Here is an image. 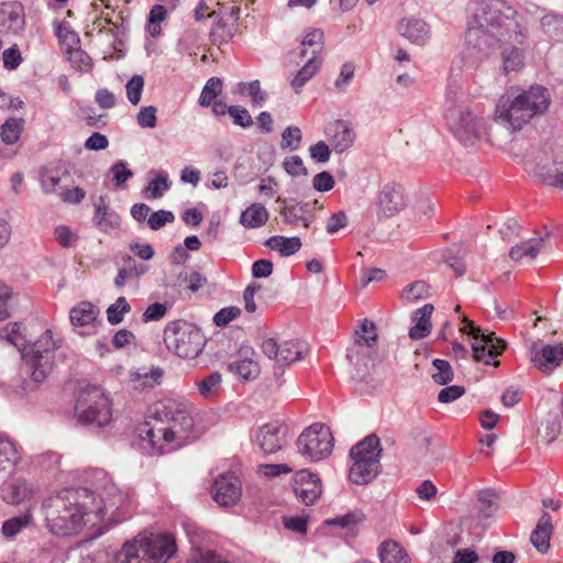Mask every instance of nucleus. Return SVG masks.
Wrapping results in <instances>:
<instances>
[{
	"label": "nucleus",
	"instance_id": "43",
	"mask_svg": "<svg viewBox=\"0 0 563 563\" xmlns=\"http://www.w3.org/2000/svg\"><path fill=\"white\" fill-rule=\"evenodd\" d=\"M63 181V177L60 176L57 169L44 168L40 173V183L41 188L44 194H57L60 190V187L65 185H60Z\"/></svg>",
	"mask_w": 563,
	"mask_h": 563
},
{
	"label": "nucleus",
	"instance_id": "61",
	"mask_svg": "<svg viewBox=\"0 0 563 563\" xmlns=\"http://www.w3.org/2000/svg\"><path fill=\"white\" fill-rule=\"evenodd\" d=\"M58 196L66 203L78 205L85 199L86 191L80 187L69 189L67 186H64L60 187Z\"/></svg>",
	"mask_w": 563,
	"mask_h": 563
},
{
	"label": "nucleus",
	"instance_id": "21",
	"mask_svg": "<svg viewBox=\"0 0 563 563\" xmlns=\"http://www.w3.org/2000/svg\"><path fill=\"white\" fill-rule=\"evenodd\" d=\"M397 30L401 36L419 46L426 45L432 35L431 26L424 20L418 18L401 19L398 22Z\"/></svg>",
	"mask_w": 563,
	"mask_h": 563
},
{
	"label": "nucleus",
	"instance_id": "11",
	"mask_svg": "<svg viewBox=\"0 0 563 563\" xmlns=\"http://www.w3.org/2000/svg\"><path fill=\"white\" fill-rule=\"evenodd\" d=\"M462 322L464 323L462 331L472 335L475 340L481 339V343L475 342L472 344L474 360L476 362H484L486 365L498 366L499 361L496 358L506 349V342L497 338L494 332L484 333L479 327L475 325L466 317L463 318Z\"/></svg>",
	"mask_w": 563,
	"mask_h": 563
},
{
	"label": "nucleus",
	"instance_id": "54",
	"mask_svg": "<svg viewBox=\"0 0 563 563\" xmlns=\"http://www.w3.org/2000/svg\"><path fill=\"white\" fill-rule=\"evenodd\" d=\"M144 89V78L141 75H133L125 85L128 100L136 106L141 101Z\"/></svg>",
	"mask_w": 563,
	"mask_h": 563
},
{
	"label": "nucleus",
	"instance_id": "20",
	"mask_svg": "<svg viewBox=\"0 0 563 563\" xmlns=\"http://www.w3.org/2000/svg\"><path fill=\"white\" fill-rule=\"evenodd\" d=\"M294 492L302 504L312 505L321 495L319 477L308 471L299 472L295 479Z\"/></svg>",
	"mask_w": 563,
	"mask_h": 563
},
{
	"label": "nucleus",
	"instance_id": "7",
	"mask_svg": "<svg viewBox=\"0 0 563 563\" xmlns=\"http://www.w3.org/2000/svg\"><path fill=\"white\" fill-rule=\"evenodd\" d=\"M75 415L82 426L103 428L112 419L111 400L99 386L88 384L78 391Z\"/></svg>",
	"mask_w": 563,
	"mask_h": 563
},
{
	"label": "nucleus",
	"instance_id": "35",
	"mask_svg": "<svg viewBox=\"0 0 563 563\" xmlns=\"http://www.w3.org/2000/svg\"><path fill=\"white\" fill-rule=\"evenodd\" d=\"M317 51H312V56L308 59V62L298 70L297 75L291 81V86L296 92H299L300 88L303 87L319 70L322 58L316 56Z\"/></svg>",
	"mask_w": 563,
	"mask_h": 563
},
{
	"label": "nucleus",
	"instance_id": "63",
	"mask_svg": "<svg viewBox=\"0 0 563 563\" xmlns=\"http://www.w3.org/2000/svg\"><path fill=\"white\" fill-rule=\"evenodd\" d=\"M240 313L241 310L238 307H225L213 316V322L217 327H225L232 320L236 319Z\"/></svg>",
	"mask_w": 563,
	"mask_h": 563
},
{
	"label": "nucleus",
	"instance_id": "33",
	"mask_svg": "<svg viewBox=\"0 0 563 563\" xmlns=\"http://www.w3.org/2000/svg\"><path fill=\"white\" fill-rule=\"evenodd\" d=\"M307 344L301 341H286L279 345L278 364L288 365L303 357Z\"/></svg>",
	"mask_w": 563,
	"mask_h": 563
},
{
	"label": "nucleus",
	"instance_id": "46",
	"mask_svg": "<svg viewBox=\"0 0 563 563\" xmlns=\"http://www.w3.org/2000/svg\"><path fill=\"white\" fill-rule=\"evenodd\" d=\"M222 91V81L218 77H211L203 86L198 99L201 107H210Z\"/></svg>",
	"mask_w": 563,
	"mask_h": 563
},
{
	"label": "nucleus",
	"instance_id": "1",
	"mask_svg": "<svg viewBox=\"0 0 563 563\" xmlns=\"http://www.w3.org/2000/svg\"><path fill=\"white\" fill-rule=\"evenodd\" d=\"M93 492L87 487H71L43 503L46 527L59 537L79 533L85 526H96L91 511Z\"/></svg>",
	"mask_w": 563,
	"mask_h": 563
},
{
	"label": "nucleus",
	"instance_id": "44",
	"mask_svg": "<svg viewBox=\"0 0 563 563\" xmlns=\"http://www.w3.org/2000/svg\"><path fill=\"white\" fill-rule=\"evenodd\" d=\"M24 128V119L10 118L1 125V139L4 144L12 145L19 139Z\"/></svg>",
	"mask_w": 563,
	"mask_h": 563
},
{
	"label": "nucleus",
	"instance_id": "13",
	"mask_svg": "<svg viewBox=\"0 0 563 563\" xmlns=\"http://www.w3.org/2000/svg\"><path fill=\"white\" fill-rule=\"evenodd\" d=\"M137 433L141 440L148 442L153 453L163 454L176 448V439L170 433V428L163 417L155 415V405L148 419L137 427Z\"/></svg>",
	"mask_w": 563,
	"mask_h": 563
},
{
	"label": "nucleus",
	"instance_id": "16",
	"mask_svg": "<svg viewBox=\"0 0 563 563\" xmlns=\"http://www.w3.org/2000/svg\"><path fill=\"white\" fill-rule=\"evenodd\" d=\"M505 16L497 8L496 0H481L477 2L474 9L472 20L468 22V26H482L486 29H493L501 31Z\"/></svg>",
	"mask_w": 563,
	"mask_h": 563
},
{
	"label": "nucleus",
	"instance_id": "64",
	"mask_svg": "<svg viewBox=\"0 0 563 563\" xmlns=\"http://www.w3.org/2000/svg\"><path fill=\"white\" fill-rule=\"evenodd\" d=\"M3 67L8 70H13L18 68L22 62L21 53L18 48V45L14 44L8 49H5L2 54Z\"/></svg>",
	"mask_w": 563,
	"mask_h": 563
},
{
	"label": "nucleus",
	"instance_id": "57",
	"mask_svg": "<svg viewBox=\"0 0 563 563\" xmlns=\"http://www.w3.org/2000/svg\"><path fill=\"white\" fill-rule=\"evenodd\" d=\"M302 139L301 130L297 126H288L282 133V148L297 150Z\"/></svg>",
	"mask_w": 563,
	"mask_h": 563
},
{
	"label": "nucleus",
	"instance_id": "56",
	"mask_svg": "<svg viewBox=\"0 0 563 563\" xmlns=\"http://www.w3.org/2000/svg\"><path fill=\"white\" fill-rule=\"evenodd\" d=\"M146 272V266L143 264L136 265L133 263V265H130L129 267H123L119 269L117 277L114 278V285L118 288H121L124 286L125 282L130 278H139Z\"/></svg>",
	"mask_w": 563,
	"mask_h": 563
},
{
	"label": "nucleus",
	"instance_id": "59",
	"mask_svg": "<svg viewBox=\"0 0 563 563\" xmlns=\"http://www.w3.org/2000/svg\"><path fill=\"white\" fill-rule=\"evenodd\" d=\"M156 112L157 109L154 106L142 107L136 115L137 124L141 128H155L157 123Z\"/></svg>",
	"mask_w": 563,
	"mask_h": 563
},
{
	"label": "nucleus",
	"instance_id": "41",
	"mask_svg": "<svg viewBox=\"0 0 563 563\" xmlns=\"http://www.w3.org/2000/svg\"><path fill=\"white\" fill-rule=\"evenodd\" d=\"M503 70L506 75L520 70L525 65L523 51L516 46L506 47L501 52Z\"/></svg>",
	"mask_w": 563,
	"mask_h": 563
},
{
	"label": "nucleus",
	"instance_id": "62",
	"mask_svg": "<svg viewBox=\"0 0 563 563\" xmlns=\"http://www.w3.org/2000/svg\"><path fill=\"white\" fill-rule=\"evenodd\" d=\"M175 220V216L172 211L159 210L153 212L148 218V227L156 231L163 228L166 223H172Z\"/></svg>",
	"mask_w": 563,
	"mask_h": 563
},
{
	"label": "nucleus",
	"instance_id": "39",
	"mask_svg": "<svg viewBox=\"0 0 563 563\" xmlns=\"http://www.w3.org/2000/svg\"><path fill=\"white\" fill-rule=\"evenodd\" d=\"M382 563H408L409 558L405 550L395 541H384L379 547Z\"/></svg>",
	"mask_w": 563,
	"mask_h": 563
},
{
	"label": "nucleus",
	"instance_id": "32",
	"mask_svg": "<svg viewBox=\"0 0 563 563\" xmlns=\"http://www.w3.org/2000/svg\"><path fill=\"white\" fill-rule=\"evenodd\" d=\"M21 460L20 450L14 441L0 434V470L13 467Z\"/></svg>",
	"mask_w": 563,
	"mask_h": 563
},
{
	"label": "nucleus",
	"instance_id": "6",
	"mask_svg": "<svg viewBox=\"0 0 563 563\" xmlns=\"http://www.w3.org/2000/svg\"><path fill=\"white\" fill-rule=\"evenodd\" d=\"M382 448L379 438L369 434L353 445L350 450L352 465L349 478L356 485H365L377 477L380 472Z\"/></svg>",
	"mask_w": 563,
	"mask_h": 563
},
{
	"label": "nucleus",
	"instance_id": "10",
	"mask_svg": "<svg viewBox=\"0 0 563 563\" xmlns=\"http://www.w3.org/2000/svg\"><path fill=\"white\" fill-rule=\"evenodd\" d=\"M100 501L93 496L91 511L96 525L103 521L106 517L110 523H119L130 517L132 510V496L128 492H122L115 484L108 481L99 492Z\"/></svg>",
	"mask_w": 563,
	"mask_h": 563
},
{
	"label": "nucleus",
	"instance_id": "26",
	"mask_svg": "<svg viewBox=\"0 0 563 563\" xmlns=\"http://www.w3.org/2000/svg\"><path fill=\"white\" fill-rule=\"evenodd\" d=\"M93 207L95 214L92 221L99 230L107 231L108 229H117L120 227V216L106 203V197L99 196L93 200Z\"/></svg>",
	"mask_w": 563,
	"mask_h": 563
},
{
	"label": "nucleus",
	"instance_id": "9",
	"mask_svg": "<svg viewBox=\"0 0 563 563\" xmlns=\"http://www.w3.org/2000/svg\"><path fill=\"white\" fill-rule=\"evenodd\" d=\"M168 351L181 358H196L203 350L206 339L200 329L184 320L169 322L164 330Z\"/></svg>",
	"mask_w": 563,
	"mask_h": 563
},
{
	"label": "nucleus",
	"instance_id": "24",
	"mask_svg": "<svg viewBox=\"0 0 563 563\" xmlns=\"http://www.w3.org/2000/svg\"><path fill=\"white\" fill-rule=\"evenodd\" d=\"M34 496L32 484L24 479H16L3 484L1 488V498L4 503L13 506L26 505Z\"/></svg>",
	"mask_w": 563,
	"mask_h": 563
},
{
	"label": "nucleus",
	"instance_id": "34",
	"mask_svg": "<svg viewBox=\"0 0 563 563\" xmlns=\"http://www.w3.org/2000/svg\"><path fill=\"white\" fill-rule=\"evenodd\" d=\"M539 30L550 38L559 37L563 31V14L554 11L544 12L539 19Z\"/></svg>",
	"mask_w": 563,
	"mask_h": 563
},
{
	"label": "nucleus",
	"instance_id": "23",
	"mask_svg": "<svg viewBox=\"0 0 563 563\" xmlns=\"http://www.w3.org/2000/svg\"><path fill=\"white\" fill-rule=\"evenodd\" d=\"M329 142L336 153L349 150L355 141V132L351 124L344 120H336L327 128Z\"/></svg>",
	"mask_w": 563,
	"mask_h": 563
},
{
	"label": "nucleus",
	"instance_id": "30",
	"mask_svg": "<svg viewBox=\"0 0 563 563\" xmlns=\"http://www.w3.org/2000/svg\"><path fill=\"white\" fill-rule=\"evenodd\" d=\"M544 239L543 238H537V239H529L520 244H517L512 246L509 251V256L514 261H521L523 258H536L539 253L541 252V249L543 247Z\"/></svg>",
	"mask_w": 563,
	"mask_h": 563
},
{
	"label": "nucleus",
	"instance_id": "52",
	"mask_svg": "<svg viewBox=\"0 0 563 563\" xmlns=\"http://www.w3.org/2000/svg\"><path fill=\"white\" fill-rule=\"evenodd\" d=\"M432 365L437 369V372L432 374V378L437 384L446 385L453 380V369L448 361L435 358Z\"/></svg>",
	"mask_w": 563,
	"mask_h": 563
},
{
	"label": "nucleus",
	"instance_id": "37",
	"mask_svg": "<svg viewBox=\"0 0 563 563\" xmlns=\"http://www.w3.org/2000/svg\"><path fill=\"white\" fill-rule=\"evenodd\" d=\"M99 313L98 308L91 302H80L70 310V321L76 327H84L92 323Z\"/></svg>",
	"mask_w": 563,
	"mask_h": 563
},
{
	"label": "nucleus",
	"instance_id": "28",
	"mask_svg": "<svg viewBox=\"0 0 563 563\" xmlns=\"http://www.w3.org/2000/svg\"><path fill=\"white\" fill-rule=\"evenodd\" d=\"M433 310V306L431 303H427L415 311L413 319L417 320V323L409 330L410 339L420 340L426 338L430 333V318Z\"/></svg>",
	"mask_w": 563,
	"mask_h": 563
},
{
	"label": "nucleus",
	"instance_id": "51",
	"mask_svg": "<svg viewBox=\"0 0 563 563\" xmlns=\"http://www.w3.org/2000/svg\"><path fill=\"white\" fill-rule=\"evenodd\" d=\"M238 91L241 95H247L252 98L254 104L262 106L267 98V93L262 91L258 80L251 82H240Z\"/></svg>",
	"mask_w": 563,
	"mask_h": 563
},
{
	"label": "nucleus",
	"instance_id": "31",
	"mask_svg": "<svg viewBox=\"0 0 563 563\" xmlns=\"http://www.w3.org/2000/svg\"><path fill=\"white\" fill-rule=\"evenodd\" d=\"M365 519V516L361 511H351L343 516H338L332 519L325 520L328 526H336L345 531L346 536L355 537L357 533V527Z\"/></svg>",
	"mask_w": 563,
	"mask_h": 563
},
{
	"label": "nucleus",
	"instance_id": "47",
	"mask_svg": "<svg viewBox=\"0 0 563 563\" xmlns=\"http://www.w3.org/2000/svg\"><path fill=\"white\" fill-rule=\"evenodd\" d=\"M221 382L220 373L213 372L198 384V390L203 398L213 399L219 394Z\"/></svg>",
	"mask_w": 563,
	"mask_h": 563
},
{
	"label": "nucleus",
	"instance_id": "29",
	"mask_svg": "<svg viewBox=\"0 0 563 563\" xmlns=\"http://www.w3.org/2000/svg\"><path fill=\"white\" fill-rule=\"evenodd\" d=\"M269 218L267 209L258 202L252 203L240 216V223L247 229L263 227Z\"/></svg>",
	"mask_w": 563,
	"mask_h": 563
},
{
	"label": "nucleus",
	"instance_id": "5",
	"mask_svg": "<svg viewBox=\"0 0 563 563\" xmlns=\"http://www.w3.org/2000/svg\"><path fill=\"white\" fill-rule=\"evenodd\" d=\"M176 552L172 536L157 534L126 541L117 553L118 563H166Z\"/></svg>",
	"mask_w": 563,
	"mask_h": 563
},
{
	"label": "nucleus",
	"instance_id": "60",
	"mask_svg": "<svg viewBox=\"0 0 563 563\" xmlns=\"http://www.w3.org/2000/svg\"><path fill=\"white\" fill-rule=\"evenodd\" d=\"M229 115L233 119L234 124L241 128L245 129L253 125V119L244 107L230 106Z\"/></svg>",
	"mask_w": 563,
	"mask_h": 563
},
{
	"label": "nucleus",
	"instance_id": "49",
	"mask_svg": "<svg viewBox=\"0 0 563 563\" xmlns=\"http://www.w3.org/2000/svg\"><path fill=\"white\" fill-rule=\"evenodd\" d=\"M429 295V286L423 280H416L409 285H407L401 294L402 300L407 302H413L418 299L428 297Z\"/></svg>",
	"mask_w": 563,
	"mask_h": 563
},
{
	"label": "nucleus",
	"instance_id": "4",
	"mask_svg": "<svg viewBox=\"0 0 563 563\" xmlns=\"http://www.w3.org/2000/svg\"><path fill=\"white\" fill-rule=\"evenodd\" d=\"M462 96L459 86H449L445 95V120L454 136L463 144H473L485 133L482 119L475 117L468 107L460 101Z\"/></svg>",
	"mask_w": 563,
	"mask_h": 563
},
{
	"label": "nucleus",
	"instance_id": "19",
	"mask_svg": "<svg viewBox=\"0 0 563 563\" xmlns=\"http://www.w3.org/2000/svg\"><path fill=\"white\" fill-rule=\"evenodd\" d=\"M531 362L540 371L550 373L563 362L562 344H533L531 350Z\"/></svg>",
	"mask_w": 563,
	"mask_h": 563
},
{
	"label": "nucleus",
	"instance_id": "53",
	"mask_svg": "<svg viewBox=\"0 0 563 563\" xmlns=\"http://www.w3.org/2000/svg\"><path fill=\"white\" fill-rule=\"evenodd\" d=\"M131 307L124 297H119L117 301L107 309V318L111 324H119L129 312Z\"/></svg>",
	"mask_w": 563,
	"mask_h": 563
},
{
	"label": "nucleus",
	"instance_id": "50",
	"mask_svg": "<svg viewBox=\"0 0 563 563\" xmlns=\"http://www.w3.org/2000/svg\"><path fill=\"white\" fill-rule=\"evenodd\" d=\"M377 339L376 327L373 322L364 320L360 330L355 331V343L364 346H372Z\"/></svg>",
	"mask_w": 563,
	"mask_h": 563
},
{
	"label": "nucleus",
	"instance_id": "48",
	"mask_svg": "<svg viewBox=\"0 0 563 563\" xmlns=\"http://www.w3.org/2000/svg\"><path fill=\"white\" fill-rule=\"evenodd\" d=\"M207 284V277L198 272H180L177 277V285L185 286L191 292H197Z\"/></svg>",
	"mask_w": 563,
	"mask_h": 563
},
{
	"label": "nucleus",
	"instance_id": "8",
	"mask_svg": "<svg viewBox=\"0 0 563 563\" xmlns=\"http://www.w3.org/2000/svg\"><path fill=\"white\" fill-rule=\"evenodd\" d=\"M155 415L163 417L176 439L175 446L197 439L191 406L187 402L166 398L155 404Z\"/></svg>",
	"mask_w": 563,
	"mask_h": 563
},
{
	"label": "nucleus",
	"instance_id": "15",
	"mask_svg": "<svg viewBox=\"0 0 563 563\" xmlns=\"http://www.w3.org/2000/svg\"><path fill=\"white\" fill-rule=\"evenodd\" d=\"M25 29L24 5L20 1L0 3V35L18 36Z\"/></svg>",
	"mask_w": 563,
	"mask_h": 563
},
{
	"label": "nucleus",
	"instance_id": "45",
	"mask_svg": "<svg viewBox=\"0 0 563 563\" xmlns=\"http://www.w3.org/2000/svg\"><path fill=\"white\" fill-rule=\"evenodd\" d=\"M170 187L168 175L164 170H159L156 177L152 179L148 185L144 188L146 198L157 199L161 198L165 191Z\"/></svg>",
	"mask_w": 563,
	"mask_h": 563
},
{
	"label": "nucleus",
	"instance_id": "18",
	"mask_svg": "<svg viewBox=\"0 0 563 563\" xmlns=\"http://www.w3.org/2000/svg\"><path fill=\"white\" fill-rule=\"evenodd\" d=\"M406 206L404 189L399 184L387 183L378 194V212L386 218H391Z\"/></svg>",
	"mask_w": 563,
	"mask_h": 563
},
{
	"label": "nucleus",
	"instance_id": "40",
	"mask_svg": "<svg viewBox=\"0 0 563 563\" xmlns=\"http://www.w3.org/2000/svg\"><path fill=\"white\" fill-rule=\"evenodd\" d=\"M33 520V516L30 511V509H26V511L18 517H12L8 520H5L2 523L1 532L5 539H13L15 536H18L23 529L27 528Z\"/></svg>",
	"mask_w": 563,
	"mask_h": 563
},
{
	"label": "nucleus",
	"instance_id": "3",
	"mask_svg": "<svg viewBox=\"0 0 563 563\" xmlns=\"http://www.w3.org/2000/svg\"><path fill=\"white\" fill-rule=\"evenodd\" d=\"M550 104L548 89L534 85L518 95L507 93L500 97L495 110V120L508 125L512 131L520 130L534 117L543 114Z\"/></svg>",
	"mask_w": 563,
	"mask_h": 563
},
{
	"label": "nucleus",
	"instance_id": "22",
	"mask_svg": "<svg viewBox=\"0 0 563 563\" xmlns=\"http://www.w3.org/2000/svg\"><path fill=\"white\" fill-rule=\"evenodd\" d=\"M501 31L482 26H468L466 42L484 55H489L500 41Z\"/></svg>",
	"mask_w": 563,
	"mask_h": 563
},
{
	"label": "nucleus",
	"instance_id": "38",
	"mask_svg": "<svg viewBox=\"0 0 563 563\" xmlns=\"http://www.w3.org/2000/svg\"><path fill=\"white\" fill-rule=\"evenodd\" d=\"M265 245L271 250L278 251L282 256H290L300 250L301 241L297 236L274 235L265 242Z\"/></svg>",
	"mask_w": 563,
	"mask_h": 563
},
{
	"label": "nucleus",
	"instance_id": "14",
	"mask_svg": "<svg viewBox=\"0 0 563 563\" xmlns=\"http://www.w3.org/2000/svg\"><path fill=\"white\" fill-rule=\"evenodd\" d=\"M288 426L279 420L267 422L251 431L252 442L268 455L280 451L287 443Z\"/></svg>",
	"mask_w": 563,
	"mask_h": 563
},
{
	"label": "nucleus",
	"instance_id": "12",
	"mask_svg": "<svg viewBox=\"0 0 563 563\" xmlns=\"http://www.w3.org/2000/svg\"><path fill=\"white\" fill-rule=\"evenodd\" d=\"M297 448L299 453L311 462L325 459L333 448L330 429L323 424L306 428L297 439Z\"/></svg>",
	"mask_w": 563,
	"mask_h": 563
},
{
	"label": "nucleus",
	"instance_id": "58",
	"mask_svg": "<svg viewBox=\"0 0 563 563\" xmlns=\"http://www.w3.org/2000/svg\"><path fill=\"white\" fill-rule=\"evenodd\" d=\"M115 187L123 188L124 184L133 177V172L128 168V163L124 161L115 162L110 168Z\"/></svg>",
	"mask_w": 563,
	"mask_h": 563
},
{
	"label": "nucleus",
	"instance_id": "2",
	"mask_svg": "<svg viewBox=\"0 0 563 563\" xmlns=\"http://www.w3.org/2000/svg\"><path fill=\"white\" fill-rule=\"evenodd\" d=\"M0 338L7 339L21 351L27 371L31 372L30 379L23 382L22 389L25 393L35 390L46 379L53 367L56 343L52 331L46 330L34 343L26 345L21 325L10 323L0 329Z\"/></svg>",
	"mask_w": 563,
	"mask_h": 563
},
{
	"label": "nucleus",
	"instance_id": "36",
	"mask_svg": "<svg viewBox=\"0 0 563 563\" xmlns=\"http://www.w3.org/2000/svg\"><path fill=\"white\" fill-rule=\"evenodd\" d=\"M536 175L542 183L549 186L563 188V161L539 166Z\"/></svg>",
	"mask_w": 563,
	"mask_h": 563
},
{
	"label": "nucleus",
	"instance_id": "25",
	"mask_svg": "<svg viewBox=\"0 0 563 563\" xmlns=\"http://www.w3.org/2000/svg\"><path fill=\"white\" fill-rule=\"evenodd\" d=\"M283 206L279 209L280 216L284 218L285 223L289 225H298L302 223L303 228L308 229L310 225V219L306 217L308 212V203L297 202L295 199H277Z\"/></svg>",
	"mask_w": 563,
	"mask_h": 563
},
{
	"label": "nucleus",
	"instance_id": "42",
	"mask_svg": "<svg viewBox=\"0 0 563 563\" xmlns=\"http://www.w3.org/2000/svg\"><path fill=\"white\" fill-rule=\"evenodd\" d=\"M228 371L245 380L256 378L260 374L258 364L249 357L229 363Z\"/></svg>",
	"mask_w": 563,
	"mask_h": 563
},
{
	"label": "nucleus",
	"instance_id": "55",
	"mask_svg": "<svg viewBox=\"0 0 563 563\" xmlns=\"http://www.w3.org/2000/svg\"><path fill=\"white\" fill-rule=\"evenodd\" d=\"M133 376V380L137 383L136 388H153L159 383L163 371L161 368H154L150 372H137Z\"/></svg>",
	"mask_w": 563,
	"mask_h": 563
},
{
	"label": "nucleus",
	"instance_id": "27",
	"mask_svg": "<svg viewBox=\"0 0 563 563\" xmlns=\"http://www.w3.org/2000/svg\"><path fill=\"white\" fill-rule=\"evenodd\" d=\"M552 530L553 526L551 516L548 512H543L530 538L532 544L539 552L545 553L549 550Z\"/></svg>",
	"mask_w": 563,
	"mask_h": 563
},
{
	"label": "nucleus",
	"instance_id": "17",
	"mask_svg": "<svg viewBox=\"0 0 563 563\" xmlns=\"http://www.w3.org/2000/svg\"><path fill=\"white\" fill-rule=\"evenodd\" d=\"M241 481L233 474L219 476L212 486L213 499L223 507L235 505L241 497Z\"/></svg>",
	"mask_w": 563,
	"mask_h": 563
}]
</instances>
